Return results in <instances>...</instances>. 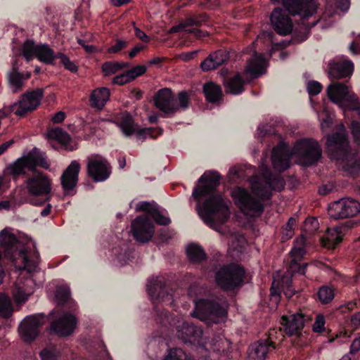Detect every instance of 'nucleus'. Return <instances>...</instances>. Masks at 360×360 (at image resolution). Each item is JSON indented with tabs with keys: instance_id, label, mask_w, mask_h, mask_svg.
Returning a JSON list of instances; mask_svg holds the SVG:
<instances>
[{
	"instance_id": "nucleus-31",
	"label": "nucleus",
	"mask_w": 360,
	"mask_h": 360,
	"mask_svg": "<svg viewBox=\"0 0 360 360\" xmlns=\"http://www.w3.org/2000/svg\"><path fill=\"white\" fill-rule=\"evenodd\" d=\"M110 97V91L107 88L102 87L94 90L90 96L91 107L101 109Z\"/></svg>"
},
{
	"instance_id": "nucleus-16",
	"label": "nucleus",
	"mask_w": 360,
	"mask_h": 360,
	"mask_svg": "<svg viewBox=\"0 0 360 360\" xmlns=\"http://www.w3.org/2000/svg\"><path fill=\"white\" fill-rule=\"evenodd\" d=\"M42 324H44L43 316L36 314L25 317L18 328L22 340L27 342L33 341L39 334V327Z\"/></svg>"
},
{
	"instance_id": "nucleus-25",
	"label": "nucleus",
	"mask_w": 360,
	"mask_h": 360,
	"mask_svg": "<svg viewBox=\"0 0 360 360\" xmlns=\"http://www.w3.org/2000/svg\"><path fill=\"white\" fill-rule=\"evenodd\" d=\"M80 167V164L77 160H73L63 172L60 181L62 187L65 192L72 191L77 185Z\"/></svg>"
},
{
	"instance_id": "nucleus-4",
	"label": "nucleus",
	"mask_w": 360,
	"mask_h": 360,
	"mask_svg": "<svg viewBox=\"0 0 360 360\" xmlns=\"http://www.w3.org/2000/svg\"><path fill=\"white\" fill-rule=\"evenodd\" d=\"M326 147L330 158L340 161L345 171L354 174L359 170L360 161L355 153L349 150V143L343 126H341L340 131L328 137Z\"/></svg>"
},
{
	"instance_id": "nucleus-43",
	"label": "nucleus",
	"mask_w": 360,
	"mask_h": 360,
	"mask_svg": "<svg viewBox=\"0 0 360 360\" xmlns=\"http://www.w3.org/2000/svg\"><path fill=\"white\" fill-rule=\"evenodd\" d=\"M318 296L322 304H327L334 298V290L330 287L322 286L319 290Z\"/></svg>"
},
{
	"instance_id": "nucleus-2",
	"label": "nucleus",
	"mask_w": 360,
	"mask_h": 360,
	"mask_svg": "<svg viewBox=\"0 0 360 360\" xmlns=\"http://www.w3.org/2000/svg\"><path fill=\"white\" fill-rule=\"evenodd\" d=\"M262 171L261 177L254 176L250 180L253 197L246 189L238 187L235 188L231 195L241 211L250 217L259 216L264 210L262 200L269 199L273 190L280 191L284 188L285 182L280 176H272L267 168L261 166Z\"/></svg>"
},
{
	"instance_id": "nucleus-46",
	"label": "nucleus",
	"mask_w": 360,
	"mask_h": 360,
	"mask_svg": "<svg viewBox=\"0 0 360 360\" xmlns=\"http://www.w3.org/2000/svg\"><path fill=\"white\" fill-rule=\"evenodd\" d=\"M32 151L34 153L35 163L37 164V167H40L48 169L50 167V164L47 161L45 155L37 148H34Z\"/></svg>"
},
{
	"instance_id": "nucleus-18",
	"label": "nucleus",
	"mask_w": 360,
	"mask_h": 360,
	"mask_svg": "<svg viewBox=\"0 0 360 360\" xmlns=\"http://www.w3.org/2000/svg\"><path fill=\"white\" fill-rule=\"evenodd\" d=\"M356 223L354 221H347L331 229H328L325 236L322 238V245L329 249H333L339 244L346 232Z\"/></svg>"
},
{
	"instance_id": "nucleus-24",
	"label": "nucleus",
	"mask_w": 360,
	"mask_h": 360,
	"mask_svg": "<svg viewBox=\"0 0 360 360\" xmlns=\"http://www.w3.org/2000/svg\"><path fill=\"white\" fill-rule=\"evenodd\" d=\"M304 315L297 313L290 316H283L281 323L288 335H298L304 327Z\"/></svg>"
},
{
	"instance_id": "nucleus-41",
	"label": "nucleus",
	"mask_w": 360,
	"mask_h": 360,
	"mask_svg": "<svg viewBox=\"0 0 360 360\" xmlns=\"http://www.w3.org/2000/svg\"><path fill=\"white\" fill-rule=\"evenodd\" d=\"M127 66L128 64L124 63L106 62L102 65V70L105 76H110Z\"/></svg>"
},
{
	"instance_id": "nucleus-9",
	"label": "nucleus",
	"mask_w": 360,
	"mask_h": 360,
	"mask_svg": "<svg viewBox=\"0 0 360 360\" xmlns=\"http://www.w3.org/2000/svg\"><path fill=\"white\" fill-rule=\"evenodd\" d=\"M44 97V90L36 89L22 95L21 98L10 107V110L15 115L22 117L27 112L36 110Z\"/></svg>"
},
{
	"instance_id": "nucleus-11",
	"label": "nucleus",
	"mask_w": 360,
	"mask_h": 360,
	"mask_svg": "<svg viewBox=\"0 0 360 360\" xmlns=\"http://www.w3.org/2000/svg\"><path fill=\"white\" fill-rule=\"evenodd\" d=\"M360 212V203L352 198H342L331 202L328 214L334 219L354 217Z\"/></svg>"
},
{
	"instance_id": "nucleus-28",
	"label": "nucleus",
	"mask_w": 360,
	"mask_h": 360,
	"mask_svg": "<svg viewBox=\"0 0 360 360\" xmlns=\"http://www.w3.org/2000/svg\"><path fill=\"white\" fill-rule=\"evenodd\" d=\"M202 330L187 322L182 323L181 326H177V335L184 342H195L201 337Z\"/></svg>"
},
{
	"instance_id": "nucleus-63",
	"label": "nucleus",
	"mask_w": 360,
	"mask_h": 360,
	"mask_svg": "<svg viewBox=\"0 0 360 360\" xmlns=\"http://www.w3.org/2000/svg\"><path fill=\"white\" fill-rule=\"evenodd\" d=\"M136 211L146 212L149 217L151 216V212H154L155 210L152 208V205L148 202H141L136 205Z\"/></svg>"
},
{
	"instance_id": "nucleus-7",
	"label": "nucleus",
	"mask_w": 360,
	"mask_h": 360,
	"mask_svg": "<svg viewBox=\"0 0 360 360\" xmlns=\"http://www.w3.org/2000/svg\"><path fill=\"white\" fill-rule=\"evenodd\" d=\"M329 99L342 109L357 110L360 114L359 98L349 90L348 86L340 82H333L327 88Z\"/></svg>"
},
{
	"instance_id": "nucleus-50",
	"label": "nucleus",
	"mask_w": 360,
	"mask_h": 360,
	"mask_svg": "<svg viewBox=\"0 0 360 360\" xmlns=\"http://www.w3.org/2000/svg\"><path fill=\"white\" fill-rule=\"evenodd\" d=\"M283 339V335L282 333L281 328L279 329H272L269 331L268 339L265 340L269 344L271 345H274L276 347V340H278L279 342H281Z\"/></svg>"
},
{
	"instance_id": "nucleus-23",
	"label": "nucleus",
	"mask_w": 360,
	"mask_h": 360,
	"mask_svg": "<svg viewBox=\"0 0 360 360\" xmlns=\"http://www.w3.org/2000/svg\"><path fill=\"white\" fill-rule=\"evenodd\" d=\"M354 70V64L351 60L335 59L328 64V76L331 79L350 77Z\"/></svg>"
},
{
	"instance_id": "nucleus-21",
	"label": "nucleus",
	"mask_w": 360,
	"mask_h": 360,
	"mask_svg": "<svg viewBox=\"0 0 360 360\" xmlns=\"http://www.w3.org/2000/svg\"><path fill=\"white\" fill-rule=\"evenodd\" d=\"M274 30L280 35H287L292 30V22L288 15L281 8L274 9L270 16Z\"/></svg>"
},
{
	"instance_id": "nucleus-40",
	"label": "nucleus",
	"mask_w": 360,
	"mask_h": 360,
	"mask_svg": "<svg viewBox=\"0 0 360 360\" xmlns=\"http://www.w3.org/2000/svg\"><path fill=\"white\" fill-rule=\"evenodd\" d=\"M39 44H35L32 41H26L22 47V55L30 61L34 58H37Z\"/></svg>"
},
{
	"instance_id": "nucleus-51",
	"label": "nucleus",
	"mask_w": 360,
	"mask_h": 360,
	"mask_svg": "<svg viewBox=\"0 0 360 360\" xmlns=\"http://www.w3.org/2000/svg\"><path fill=\"white\" fill-rule=\"evenodd\" d=\"M70 295V290L68 286L61 285L56 290V297L60 303L65 302Z\"/></svg>"
},
{
	"instance_id": "nucleus-37",
	"label": "nucleus",
	"mask_w": 360,
	"mask_h": 360,
	"mask_svg": "<svg viewBox=\"0 0 360 360\" xmlns=\"http://www.w3.org/2000/svg\"><path fill=\"white\" fill-rule=\"evenodd\" d=\"M306 239L303 236H300L294 242V246L290 252L292 259L300 261L305 254Z\"/></svg>"
},
{
	"instance_id": "nucleus-60",
	"label": "nucleus",
	"mask_w": 360,
	"mask_h": 360,
	"mask_svg": "<svg viewBox=\"0 0 360 360\" xmlns=\"http://www.w3.org/2000/svg\"><path fill=\"white\" fill-rule=\"evenodd\" d=\"M351 129L355 142L360 145V122L353 121L351 124Z\"/></svg>"
},
{
	"instance_id": "nucleus-36",
	"label": "nucleus",
	"mask_w": 360,
	"mask_h": 360,
	"mask_svg": "<svg viewBox=\"0 0 360 360\" xmlns=\"http://www.w3.org/2000/svg\"><path fill=\"white\" fill-rule=\"evenodd\" d=\"M198 24L199 20L190 18L179 23V25L173 27L172 28V31L178 32L181 30H185L186 32L189 33H193L195 36L198 37H204L205 34L201 30L197 28H188L190 26L198 25Z\"/></svg>"
},
{
	"instance_id": "nucleus-56",
	"label": "nucleus",
	"mask_w": 360,
	"mask_h": 360,
	"mask_svg": "<svg viewBox=\"0 0 360 360\" xmlns=\"http://www.w3.org/2000/svg\"><path fill=\"white\" fill-rule=\"evenodd\" d=\"M296 221L294 218H290L286 227L283 231V238L284 239H289L290 238L293 234H294V226H295Z\"/></svg>"
},
{
	"instance_id": "nucleus-38",
	"label": "nucleus",
	"mask_w": 360,
	"mask_h": 360,
	"mask_svg": "<svg viewBox=\"0 0 360 360\" xmlns=\"http://www.w3.org/2000/svg\"><path fill=\"white\" fill-rule=\"evenodd\" d=\"M187 256L193 262H200L205 258L203 250L198 245H190L186 250Z\"/></svg>"
},
{
	"instance_id": "nucleus-62",
	"label": "nucleus",
	"mask_w": 360,
	"mask_h": 360,
	"mask_svg": "<svg viewBox=\"0 0 360 360\" xmlns=\"http://www.w3.org/2000/svg\"><path fill=\"white\" fill-rule=\"evenodd\" d=\"M131 80L129 77L127 72L115 77L112 79V83L118 85H123L130 82Z\"/></svg>"
},
{
	"instance_id": "nucleus-19",
	"label": "nucleus",
	"mask_w": 360,
	"mask_h": 360,
	"mask_svg": "<svg viewBox=\"0 0 360 360\" xmlns=\"http://www.w3.org/2000/svg\"><path fill=\"white\" fill-rule=\"evenodd\" d=\"M282 3L289 13L302 18L312 15L317 8L315 0H282Z\"/></svg>"
},
{
	"instance_id": "nucleus-20",
	"label": "nucleus",
	"mask_w": 360,
	"mask_h": 360,
	"mask_svg": "<svg viewBox=\"0 0 360 360\" xmlns=\"http://www.w3.org/2000/svg\"><path fill=\"white\" fill-rule=\"evenodd\" d=\"M76 326V318L71 314L64 312L52 321L51 328L59 336H68L74 332Z\"/></svg>"
},
{
	"instance_id": "nucleus-47",
	"label": "nucleus",
	"mask_w": 360,
	"mask_h": 360,
	"mask_svg": "<svg viewBox=\"0 0 360 360\" xmlns=\"http://www.w3.org/2000/svg\"><path fill=\"white\" fill-rule=\"evenodd\" d=\"M307 266V264H304L303 266H300V264L298 263V260L292 259L289 264L287 274L285 276H290L291 278V274L294 272H299L301 274H304Z\"/></svg>"
},
{
	"instance_id": "nucleus-39",
	"label": "nucleus",
	"mask_w": 360,
	"mask_h": 360,
	"mask_svg": "<svg viewBox=\"0 0 360 360\" xmlns=\"http://www.w3.org/2000/svg\"><path fill=\"white\" fill-rule=\"evenodd\" d=\"M48 137L51 139L58 141L63 146H67L70 142V137L67 132L60 128H54L49 131Z\"/></svg>"
},
{
	"instance_id": "nucleus-42",
	"label": "nucleus",
	"mask_w": 360,
	"mask_h": 360,
	"mask_svg": "<svg viewBox=\"0 0 360 360\" xmlns=\"http://www.w3.org/2000/svg\"><path fill=\"white\" fill-rule=\"evenodd\" d=\"M13 307L11 299L4 294H0V315L2 317H8L12 314Z\"/></svg>"
},
{
	"instance_id": "nucleus-30",
	"label": "nucleus",
	"mask_w": 360,
	"mask_h": 360,
	"mask_svg": "<svg viewBox=\"0 0 360 360\" xmlns=\"http://www.w3.org/2000/svg\"><path fill=\"white\" fill-rule=\"evenodd\" d=\"M266 61L263 54L255 53L254 56L248 60L245 72L252 77H257L264 73Z\"/></svg>"
},
{
	"instance_id": "nucleus-44",
	"label": "nucleus",
	"mask_w": 360,
	"mask_h": 360,
	"mask_svg": "<svg viewBox=\"0 0 360 360\" xmlns=\"http://www.w3.org/2000/svg\"><path fill=\"white\" fill-rule=\"evenodd\" d=\"M25 166L22 158L18 159L13 164L7 167L9 173L13 175H19L25 173Z\"/></svg>"
},
{
	"instance_id": "nucleus-32",
	"label": "nucleus",
	"mask_w": 360,
	"mask_h": 360,
	"mask_svg": "<svg viewBox=\"0 0 360 360\" xmlns=\"http://www.w3.org/2000/svg\"><path fill=\"white\" fill-rule=\"evenodd\" d=\"M30 74H28L25 78L20 72L13 69L8 74V86L11 91L15 94L20 91L22 89L24 80L29 78Z\"/></svg>"
},
{
	"instance_id": "nucleus-27",
	"label": "nucleus",
	"mask_w": 360,
	"mask_h": 360,
	"mask_svg": "<svg viewBox=\"0 0 360 360\" xmlns=\"http://www.w3.org/2000/svg\"><path fill=\"white\" fill-rule=\"evenodd\" d=\"M276 349L265 340H259L251 345L249 348L248 360H264L268 353Z\"/></svg>"
},
{
	"instance_id": "nucleus-15",
	"label": "nucleus",
	"mask_w": 360,
	"mask_h": 360,
	"mask_svg": "<svg viewBox=\"0 0 360 360\" xmlns=\"http://www.w3.org/2000/svg\"><path fill=\"white\" fill-rule=\"evenodd\" d=\"M113 122L120 128L122 133L127 136L134 133H137V137L139 139L150 136L151 130L150 129L139 130V124L134 122L132 116L126 111L116 114Z\"/></svg>"
},
{
	"instance_id": "nucleus-13",
	"label": "nucleus",
	"mask_w": 360,
	"mask_h": 360,
	"mask_svg": "<svg viewBox=\"0 0 360 360\" xmlns=\"http://www.w3.org/2000/svg\"><path fill=\"white\" fill-rule=\"evenodd\" d=\"M20 271L17 280L13 284L12 288V295L15 302L18 304L25 302L28 297L34 292V281L30 277H26L25 271L30 274L27 270L25 269L22 266H19Z\"/></svg>"
},
{
	"instance_id": "nucleus-35",
	"label": "nucleus",
	"mask_w": 360,
	"mask_h": 360,
	"mask_svg": "<svg viewBox=\"0 0 360 360\" xmlns=\"http://www.w3.org/2000/svg\"><path fill=\"white\" fill-rule=\"evenodd\" d=\"M203 91L205 98L210 103H215L218 101L222 96V91L220 86L209 82L204 85Z\"/></svg>"
},
{
	"instance_id": "nucleus-53",
	"label": "nucleus",
	"mask_w": 360,
	"mask_h": 360,
	"mask_svg": "<svg viewBox=\"0 0 360 360\" xmlns=\"http://www.w3.org/2000/svg\"><path fill=\"white\" fill-rule=\"evenodd\" d=\"M307 88L309 96H316L321 91L322 85L319 82L310 81L308 82Z\"/></svg>"
},
{
	"instance_id": "nucleus-22",
	"label": "nucleus",
	"mask_w": 360,
	"mask_h": 360,
	"mask_svg": "<svg viewBox=\"0 0 360 360\" xmlns=\"http://www.w3.org/2000/svg\"><path fill=\"white\" fill-rule=\"evenodd\" d=\"M290 157L292 156L288 146L285 143H280L272 151L271 162L274 168L279 172L288 169L290 167Z\"/></svg>"
},
{
	"instance_id": "nucleus-6",
	"label": "nucleus",
	"mask_w": 360,
	"mask_h": 360,
	"mask_svg": "<svg viewBox=\"0 0 360 360\" xmlns=\"http://www.w3.org/2000/svg\"><path fill=\"white\" fill-rule=\"evenodd\" d=\"M321 149L318 142L312 139L298 140L291 150V155L296 158L298 164L309 166L317 162L321 157Z\"/></svg>"
},
{
	"instance_id": "nucleus-26",
	"label": "nucleus",
	"mask_w": 360,
	"mask_h": 360,
	"mask_svg": "<svg viewBox=\"0 0 360 360\" xmlns=\"http://www.w3.org/2000/svg\"><path fill=\"white\" fill-rule=\"evenodd\" d=\"M147 290L153 301H164L165 299H170V295L165 290V285L162 277L150 279L147 285Z\"/></svg>"
},
{
	"instance_id": "nucleus-33",
	"label": "nucleus",
	"mask_w": 360,
	"mask_h": 360,
	"mask_svg": "<svg viewBox=\"0 0 360 360\" xmlns=\"http://www.w3.org/2000/svg\"><path fill=\"white\" fill-rule=\"evenodd\" d=\"M244 82L239 74L228 79L224 82L225 91L232 94H239L244 90Z\"/></svg>"
},
{
	"instance_id": "nucleus-49",
	"label": "nucleus",
	"mask_w": 360,
	"mask_h": 360,
	"mask_svg": "<svg viewBox=\"0 0 360 360\" xmlns=\"http://www.w3.org/2000/svg\"><path fill=\"white\" fill-rule=\"evenodd\" d=\"M41 360H59L60 353L56 349L46 348L40 352Z\"/></svg>"
},
{
	"instance_id": "nucleus-12",
	"label": "nucleus",
	"mask_w": 360,
	"mask_h": 360,
	"mask_svg": "<svg viewBox=\"0 0 360 360\" xmlns=\"http://www.w3.org/2000/svg\"><path fill=\"white\" fill-rule=\"evenodd\" d=\"M86 170L89 176L94 181H103L111 174L109 163L98 154H92L86 158Z\"/></svg>"
},
{
	"instance_id": "nucleus-17",
	"label": "nucleus",
	"mask_w": 360,
	"mask_h": 360,
	"mask_svg": "<svg viewBox=\"0 0 360 360\" xmlns=\"http://www.w3.org/2000/svg\"><path fill=\"white\" fill-rule=\"evenodd\" d=\"M156 108L167 115H174L179 110V105L175 96L169 89L159 90L154 97Z\"/></svg>"
},
{
	"instance_id": "nucleus-55",
	"label": "nucleus",
	"mask_w": 360,
	"mask_h": 360,
	"mask_svg": "<svg viewBox=\"0 0 360 360\" xmlns=\"http://www.w3.org/2000/svg\"><path fill=\"white\" fill-rule=\"evenodd\" d=\"M58 58H60L61 63L67 70L72 72H77V67L63 53H58Z\"/></svg>"
},
{
	"instance_id": "nucleus-54",
	"label": "nucleus",
	"mask_w": 360,
	"mask_h": 360,
	"mask_svg": "<svg viewBox=\"0 0 360 360\" xmlns=\"http://www.w3.org/2000/svg\"><path fill=\"white\" fill-rule=\"evenodd\" d=\"M150 219H153L157 224L160 225H168L170 223V219L168 217L163 216L160 212L155 210L151 212Z\"/></svg>"
},
{
	"instance_id": "nucleus-34",
	"label": "nucleus",
	"mask_w": 360,
	"mask_h": 360,
	"mask_svg": "<svg viewBox=\"0 0 360 360\" xmlns=\"http://www.w3.org/2000/svg\"><path fill=\"white\" fill-rule=\"evenodd\" d=\"M37 58L45 64H53L58 54L48 44H39Z\"/></svg>"
},
{
	"instance_id": "nucleus-3",
	"label": "nucleus",
	"mask_w": 360,
	"mask_h": 360,
	"mask_svg": "<svg viewBox=\"0 0 360 360\" xmlns=\"http://www.w3.org/2000/svg\"><path fill=\"white\" fill-rule=\"evenodd\" d=\"M0 246L18 264V260L23 264V268L29 272H34L39 263L40 257L38 251L32 248H22V244L17 239L11 229L5 228L0 231Z\"/></svg>"
},
{
	"instance_id": "nucleus-64",
	"label": "nucleus",
	"mask_w": 360,
	"mask_h": 360,
	"mask_svg": "<svg viewBox=\"0 0 360 360\" xmlns=\"http://www.w3.org/2000/svg\"><path fill=\"white\" fill-rule=\"evenodd\" d=\"M127 41L124 40H117L115 45L108 49V52L110 53H115L124 49L127 46Z\"/></svg>"
},
{
	"instance_id": "nucleus-48",
	"label": "nucleus",
	"mask_w": 360,
	"mask_h": 360,
	"mask_svg": "<svg viewBox=\"0 0 360 360\" xmlns=\"http://www.w3.org/2000/svg\"><path fill=\"white\" fill-rule=\"evenodd\" d=\"M291 282L292 279L288 276H284L281 280L283 290L285 295L288 298L292 297L295 293V291L291 288Z\"/></svg>"
},
{
	"instance_id": "nucleus-5",
	"label": "nucleus",
	"mask_w": 360,
	"mask_h": 360,
	"mask_svg": "<svg viewBox=\"0 0 360 360\" xmlns=\"http://www.w3.org/2000/svg\"><path fill=\"white\" fill-rule=\"evenodd\" d=\"M195 304L192 315L202 321L217 323L226 316L228 303L224 297L217 300L200 299L195 300Z\"/></svg>"
},
{
	"instance_id": "nucleus-58",
	"label": "nucleus",
	"mask_w": 360,
	"mask_h": 360,
	"mask_svg": "<svg viewBox=\"0 0 360 360\" xmlns=\"http://www.w3.org/2000/svg\"><path fill=\"white\" fill-rule=\"evenodd\" d=\"M325 329V319L321 314H318L313 325V330L316 333L323 331Z\"/></svg>"
},
{
	"instance_id": "nucleus-61",
	"label": "nucleus",
	"mask_w": 360,
	"mask_h": 360,
	"mask_svg": "<svg viewBox=\"0 0 360 360\" xmlns=\"http://www.w3.org/2000/svg\"><path fill=\"white\" fill-rule=\"evenodd\" d=\"M179 108H182V109H186L188 107V105H189V97H188V95L186 92L185 91H181L179 94Z\"/></svg>"
},
{
	"instance_id": "nucleus-57",
	"label": "nucleus",
	"mask_w": 360,
	"mask_h": 360,
	"mask_svg": "<svg viewBox=\"0 0 360 360\" xmlns=\"http://www.w3.org/2000/svg\"><path fill=\"white\" fill-rule=\"evenodd\" d=\"M25 168L27 167L30 170H34L37 167V164L35 163L34 158V153L33 151H30L27 156L22 158Z\"/></svg>"
},
{
	"instance_id": "nucleus-10",
	"label": "nucleus",
	"mask_w": 360,
	"mask_h": 360,
	"mask_svg": "<svg viewBox=\"0 0 360 360\" xmlns=\"http://www.w3.org/2000/svg\"><path fill=\"white\" fill-rule=\"evenodd\" d=\"M26 188L30 195L50 198L52 190L51 179L40 171H34L26 181Z\"/></svg>"
},
{
	"instance_id": "nucleus-29",
	"label": "nucleus",
	"mask_w": 360,
	"mask_h": 360,
	"mask_svg": "<svg viewBox=\"0 0 360 360\" xmlns=\"http://www.w3.org/2000/svg\"><path fill=\"white\" fill-rule=\"evenodd\" d=\"M229 58V56L226 51L218 50L205 58L201 63V68L203 71H210L221 65Z\"/></svg>"
},
{
	"instance_id": "nucleus-1",
	"label": "nucleus",
	"mask_w": 360,
	"mask_h": 360,
	"mask_svg": "<svg viewBox=\"0 0 360 360\" xmlns=\"http://www.w3.org/2000/svg\"><path fill=\"white\" fill-rule=\"evenodd\" d=\"M220 176L217 172H205L199 179L198 185L193 191V197L200 202V198L209 196L198 210V214L202 221L211 229L221 232V225L230 217L229 200L221 195H212L219 184Z\"/></svg>"
},
{
	"instance_id": "nucleus-45",
	"label": "nucleus",
	"mask_w": 360,
	"mask_h": 360,
	"mask_svg": "<svg viewBox=\"0 0 360 360\" xmlns=\"http://www.w3.org/2000/svg\"><path fill=\"white\" fill-rule=\"evenodd\" d=\"M164 360H193L188 358L186 353L181 349H172Z\"/></svg>"
},
{
	"instance_id": "nucleus-59",
	"label": "nucleus",
	"mask_w": 360,
	"mask_h": 360,
	"mask_svg": "<svg viewBox=\"0 0 360 360\" xmlns=\"http://www.w3.org/2000/svg\"><path fill=\"white\" fill-rule=\"evenodd\" d=\"M319 226L318 221L316 218H308L305 220L304 229L309 232H313L317 229Z\"/></svg>"
},
{
	"instance_id": "nucleus-52",
	"label": "nucleus",
	"mask_w": 360,
	"mask_h": 360,
	"mask_svg": "<svg viewBox=\"0 0 360 360\" xmlns=\"http://www.w3.org/2000/svg\"><path fill=\"white\" fill-rule=\"evenodd\" d=\"M127 72L132 81L136 77L143 75L146 72V67L143 65H139Z\"/></svg>"
},
{
	"instance_id": "nucleus-8",
	"label": "nucleus",
	"mask_w": 360,
	"mask_h": 360,
	"mask_svg": "<svg viewBox=\"0 0 360 360\" xmlns=\"http://www.w3.org/2000/svg\"><path fill=\"white\" fill-rule=\"evenodd\" d=\"M245 274L243 267L238 264L222 266L215 272V281L226 290H233L243 284Z\"/></svg>"
},
{
	"instance_id": "nucleus-14",
	"label": "nucleus",
	"mask_w": 360,
	"mask_h": 360,
	"mask_svg": "<svg viewBox=\"0 0 360 360\" xmlns=\"http://www.w3.org/2000/svg\"><path fill=\"white\" fill-rule=\"evenodd\" d=\"M131 231L136 240L147 243L153 238L155 227L151 219L148 215H141L131 221Z\"/></svg>"
}]
</instances>
